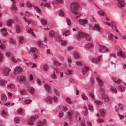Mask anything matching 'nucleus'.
I'll use <instances>...</instances> for the list:
<instances>
[{"label": "nucleus", "mask_w": 126, "mask_h": 126, "mask_svg": "<svg viewBox=\"0 0 126 126\" xmlns=\"http://www.w3.org/2000/svg\"><path fill=\"white\" fill-rule=\"evenodd\" d=\"M30 50L32 52L35 53L37 51V50L36 47H32L30 49Z\"/></svg>", "instance_id": "393cba45"}, {"label": "nucleus", "mask_w": 126, "mask_h": 126, "mask_svg": "<svg viewBox=\"0 0 126 126\" xmlns=\"http://www.w3.org/2000/svg\"><path fill=\"white\" fill-rule=\"evenodd\" d=\"M88 70V68L84 66L82 69V72L83 74H85Z\"/></svg>", "instance_id": "a211bd4d"}, {"label": "nucleus", "mask_w": 126, "mask_h": 126, "mask_svg": "<svg viewBox=\"0 0 126 126\" xmlns=\"http://www.w3.org/2000/svg\"><path fill=\"white\" fill-rule=\"evenodd\" d=\"M115 36L114 35L112 34H110L109 35L108 37V39L112 42L113 40L114 39Z\"/></svg>", "instance_id": "9b49d317"}, {"label": "nucleus", "mask_w": 126, "mask_h": 126, "mask_svg": "<svg viewBox=\"0 0 126 126\" xmlns=\"http://www.w3.org/2000/svg\"><path fill=\"white\" fill-rule=\"evenodd\" d=\"M79 23L81 25H83L86 23L87 22V20L86 19H80L79 20Z\"/></svg>", "instance_id": "423d86ee"}, {"label": "nucleus", "mask_w": 126, "mask_h": 126, "mask_svg": "<svg viewBox=\"0 0 126 126\" xmlns=\"http://www.w3.org/2000/svg\"><path fill=\"white\" fill-rule=\"evenodd\" d=\"M1 100L3 101H5L7 99L6 95L4 94H2L1 96Z\"/></svg>", "instance_id": "6ab92c4d"}, {"label": "nucleus", "mask_w": 126, "mask_h": 126, "mask_svg": "<svg viewBox=\"0 0 126 126\" xmlns=\"http://www.w3.org/2000/svg\"><path fill=\"white\" fill-rule=\"evenodd\" d=\"M96 79L98 83V84L100 86H102L104 84V82L100 79L98 77H96Z\"/></svg>", "instance_id": "2eb2a0df"}, {"label": "nucleus", "mask_w": 126, "mask_h": 126, "mask_svg": "<svg viewBox=\"0 0 126 126\" xmlns=\"http://www.w3.org/2000/svg\"><path fill=\"white\" fill-rule=\"evenodd\" d=\"M53 90L55 93L57 95H59V93L58 90L55 88H53Z\"/></svg>", "instance_id": "f704fd0d"}, {"label": "nucleus", "mask_w": 126, "mask_h": 126, "mask_svg": "<svg viewBox=\"0 0 126 126\" xmlns=\"http://www.w3.org/2000/svg\"><path fill=\"white\" fill-rule=\"evenodd\" d=\"M55 35V32L53 30H51L49 32V36L51 38L54 37Z\"/></svg>", "instance_id": "412c9836"}, {"label": "nucleus", "mask_w": 126, "mask_h": 126, "mask_svg": "<svg viewBox=\"0 0 126 126\" xmlns=\"http://www.w3.org/2000/svg\"><path fill=\"white\" fill-rule=\"evenodd\" d=\"M97 13L98 15L102 16H104V13L102 10L98 11Z\"/></svg>", "instance_id": "cd10ccee"}, {"label": "nucleus", "mask_w": 126, "mask_h": 126, "mask_svg": "<svg viewBox=\"0 0 126 126\" xmlns=\"http://www.w3.org/2000/svg\"><path fill=\"white\" fill-rule=\"evenodd\" d=\"M38 45L39 47H42L43 46L42 41H39L37 42Z\"/></svg>", "instance_id": "8fccbe9b"}, {"label": "nucleus", "mask_w": 126, "mask_h": 126, "mask_svg": "<svg viewBox=\"0 0 126 126\" xmlns=\"http://www.w3.org/2000/svg\"><path fill=\"white\" fill-rule=\"evenodd\" d=\"M90 95L93 100H95V99L94 96V95L93 93H90Z\"/></svg>", "instance_id": "680f3d73"}, {"label": "nucleus", "mask_w": 126, "mask_h": 126, "mask_svg": "<svg viewBox=\"0 0 126 126\" xmlns=\"http://www.w3.org/2000/svg\"><path fill=\"white\" fill-rule=\"evenodd\" d=\"M117 54L118 56L124 58L123 54L122 51H118L117 52Z\"/></svg>", "instance_id": "a18cd8bd"}, {"label": "nucleus", "mask_w": 126, "mask_h": 126, "mask_svg": "<svg viewBox=\"0 0 126 126\" xmlns=\"http://www.w3.org/2000/svg\"><path fill=\"white\" fill-rule=\"evenodd\" d=\"M39 117L37 115H33L31 116V118L33 120H35Z\"/></svg>", "instance_id": "a19ab883"}, {"label": "nucleus", "mask_w": 126, "mask_h": 126, "mask_svg": "<svg viewBox=\"0 0 126 126\" xmlns=\"http://www.w3.org/2000/svg\"><path fill=\"white\" fill-rule=\"evenodd\" d=\"M9 41L10 43H11L14 44H15L16 43V41L12 38L10 39Z\"/></svg>", "instance_id": "6e6d98bb"}, {"label": "nucleus", "mask_w": 126, "mask_h": 126, "mask_svg": "<svg viewBox=\"0 0 126 126\" xmlns=\"http://www.w3.org/2000/svg\"><path fill=\"white\" fill-rule=\"evenodd\" d=\"M15 87V85L13 84H11L9 85H8V88H10L11 89H12L14 88Z\"/></svg>", "instance_id": "052dcab7"}, {"label": "nucleus", "mask_w": 126, "mask_h": 126, "mask_svg": "<svg viewBox=\"0 0 126 126\" xmlns=\"http://www.w3.org/2000/svg\"><path fill=\"white\" fill-rule=\"evenodd\" d=\"M27 32L29 33L30 34L31 33V34L33 37H35V35L34 34L33 32L32 29L31 28H30V29H29L28 30Z\"/></svg>", "instance_id": "5701e85b"}, {"label": "nucleus", "mask_w": 126, "mask_h": 126, "mask_svg": "<svg viewBox=\"0 0 126 126\" xmlns=\"http://www.w3.org/2000/svg\"><path fill=\"white\" fill-rule=\"evenodd\" d=\"M100 112L101 115L103 116L105 113V110L103 109H102L100 110Z\"/></svg>", "instance_id": "4c0bfd02"}, {"label": "nucleus", "mask_w": 126, "mask_h": 126, "mask_svg": "<svg viewBox=\"0 0 126 126\" xmlns=\"http://www.w3.org/2000/svg\"><path fill=\"white\" fill-rule=\"evenodd\" d=\"M111 91L113 93H116L117 92V90L113 86H112L111 88Z\"/></svg>", "instance_id": "c03bdc74"}, {"label": "nucleus", "mask_w": 126, "mask_h": 126, "mask_svg": "<svg viewBox=\"0 0 126 126\" xmlns=\"http://www.w3.org/2000/svg\"><path fill=\"white\" fill-rule=\"evenodd\" d=\"M29 91L32 94L34 93V89L32 87H30L28 88Z\"/></svg>", "instance_id": "aec40b11"}, {"label": "nucleus", "mask_w": 126, "mask_h": 126, "mask_svg": "<svg viewBox=\"0 0 126 126\" xmlns=\"http://www.w3.org/2000/svg\"><path fill=\"white\" fill-rule=\"evenodd\" d=\"M84 108L85 110V111L84 112V115L85 116L87 115L88 114L87 108V106H84Z\"/></svg>", "instance_id": "ea45409f"}, {"label": "nucleus", "mask_w": 126, "mask_h": 126, "mask_svg": "<svg viewBox=\"0 0 126 126\" xmlns=\"http://www.w3.org/2000/svg\"><path fill=\"white\" fill-rule=\"evenodd\" d=\"M14 22V20L12 19L8 20V27L11 26L12 24Z\"/></svg>", "instance_id": "7c9ffc66"}, {"label": "nucleus", "mask_w": 126, "mask_h": 126, "mask_svg": "<svg viewBox=\"0 0 126 126\" xmlns=\"http://www.w3.org/2000/svg\"><path fill=\"white\" fill-rule=\"evenodd\" d=\"M33 120L30 118L28 121V124L30 125H33L34 123L33 122Z\"/></svg>", "instance_id": "79ce46f5"}, {"label": "nucleus", "mask_w": 126, "mask_h": 126, "mask_svg": "<svg viewBox=\"0 0 126 126\" xmlns=\"http://www.w3.org/2000/svg\"><path fill=\"white\" fill-rule=\"evenodd\" d=\"M66 101L69 104H71L72 103L71 102L70 98L68 97L66 99Z\"/></svg>", "instance_id": "69168bd1"}, {"label": "nucleus", "mask_w": 126, "mask_h": 126, "mask_svg": "<svg viewBox=\"0 0 126 126\" xmlns=\"http://www.w3.org/2000/svg\"><path fill=\"white\" fill-rule=\"evenodd\" d=\"M93 30L97 31L98 32H100V29L99 25L98 24H95L94 27L93 28Z\"/></svg>", "instance_id": "6e6552de"}, {"label": "nucleus", "mask_w": 126, "mask_h": 126, "mask_svg": "<svg viewBox=\"0 0 126 126\" xmlns=\"http://www.w3.org/2000/svg\"><path fill=\"white\" fill-rule=\"evenodd\" d=\"M1 31L2 32V35L4 36H5L7 34V32L6 31V29L5 28L0 29Z\"/></svg>", "instance_id": "ddd939ff"}, {"label": "nucleus", "mask_w": 126, "mask_h": 126, "mask_svg": "<svg viewBox=\"0 0 126 126\" xmlns=\"http://www.w3.org/2000/svg\"><path fill=\"white\" fill-rule=\"evenodd\" d=\"M2 116L4 117H6L7 116V113L6 112H5L4 110H2L1 113Z\"/></svg>", "instance_id": "f3484780"}, {"label": "nucleus", "mask_w": 126, "mask_h": 126, "mask_svg": "<svg viewBox=\"0 0 126 126\" xmlns=\"http://www.w3.org/2000/svg\"><path fill=\"white\" fill-rule=\"evenodd\" d=\"M26 5L28 7H33V5L31 3H30L28 2H27L26 4Z\"/></svg>", "instance_id": "13d9d810"}, {"label": "nucleus", "mask_w": 126, "mask_h": 126, "mask_svg": "<svg viewBox=\"0 0 126 126\" xmlns=\"http://www.w3.org/2000/svg\"><path fill=\"white\" fill-rule=\"evenodd\" d=\"M51 4L49 3H46L44 5V7H46L48 8H49L51 7Z\"/></svg>", "instance_id": "de8ad7c7"}, {"label": "nucleus", "mask_w": 126, "mask_h": 126, "mask_svg": "<svg viewBox=\"0 0 126 126\" xmlns=\"http://www.w3.org/2000/svg\"><path fill=\"white\" fill-rule=\"evenodd\" d=\"M11 59L12 61L15 63H17V61L14 57H11Z\"/></svg>", "instance_id": "5fc2aeb1"}, {"label": "nucleus", "mask_w": 126, "mask_h": 126, "mask_svg": "<svg viewBox=\"0 0 126 126\" xmlns=\"http://www.w3.org/2000/svg\"><path fill=\"white\" fill-rule=\"evenodd\" d=\"M33 7H34V8L36 10V11L39 13H41V9L39 8L37 6H35L34 5H33Z\"/></svg>", "instance_id": "a878e982"}, {"label": "nucleus", "mask_w": 126, "mask_h": 126, "mask_svg": "<svg viewBox=\"0 0 126 126\" xmlns=\"http://www.w3.org/2000/svg\"><path fill=\"white\" fill-rule=\"evenodd\" d=\"M73 54L74 57L76 59H79L80 57V56L79 54L75 52H74L73 53Z\"/></svg>", "instance_id": "c756f323"}, {"label": "nucleus", "mask_w": 126, "mask_h": 126, "mask_svg": "<svg viewBox=\"0 0 126 126\" xmlns=\"http://www.w3.org/2000/svg\"><path fill=\"white\" fill-rule=\"evenodd\" d=\"M48 68V66L47 64H45L43 65V69L44 71H47Z\"/></svg>", "instance_id": "473e14b6"}, {"label": "nucleus", "mask_w": 126, "mask_h": 126, "mask_svg": "<svg viewBox=\"0 0 126 126\" xmlns=\"http://www.w3.org/2000/svg\"><path fill=\"white\" fill-rule=\"evenodd\" d=\"M92 61L93 62L95 63H97L99 62L95 58H92Z\"/></svg>", "instance_id": "864d4df0"}, {"label": "nucleus", "mask_w": 126, "mask_h": 126, "mask_svg": "<svg viewBox=\"0 0 126 126\" xmlns=\"http://www.w3.org/2000/svg\"><path fill=\"white\" fill-rule=\"evenodd\" d=\"M51 77L52 78L54 79H56V76L55 74V73L54 72V74L53 75H51Z\"/></svg>", "instance_id": "338daca9"}, {"label": "nucleus", "mask_w": 126, "mask_h": 126, "mask_svg": "<svg viewBox=\"0 0 126 126\" xmlns=\"http://www.w3.org/2000/svg\"><path fill=\"white\" fill-rule=\"evenodd\" d=\"M16 32L17 33H19L21 32V28L19 26L17 25L16 27Z\"/></svg>", "instance_id": "f8f14e48"}, {"label": "nucleus", "mask_w": 126, "mask_h": 126, "mask_svg": "<svg viewBox=\"0 0 126 126\" xmlns=\"http://www.w3.org/2000/svg\"><path fill=\"white\" fill-rule=\"evenodd\" d=\"M33 76L32 74H30L29 76V80L30 81L33 80Z\"/></svg>", "instance_id": "774afa93"}, {"label": "nucleus", "mask_w": 126, "mask_h": 126, "mask_svg": "<svg viewBox=\"0 0 126 126\" xmlns=\"http://www.w3.org/2000/svg\"><path fill=\"white\" fill-rule=\"evenodd\" d=\"M14 120L15 122L18 123L20 119L18 117H16L14 119Z\"/></svg>", "instance_id": "bf43d9fd"}, {"label": "nucleus", "mask_w": 126, "mask_h": 126, "mask_svg": "<svg viewBox=\"0 0 126 126\" xmlns=\"http://www.w3.org/2000/svg\"><path fill=\"white\" fill-rule=\"evenodd\" d=\"M23 38L22 37H20L19 38V42L21 44H22L24 42Z\"/></svg>", "instance_id": "603ef678"}, {"label": "nucleus", "mask_w": 126, "mask_h": 126, "mask_svg": "<svg viewBox=\"0 0 126 126\" xmlns=\"http://www.w3.org/2000/svg\"><path fill=\"white\" fill-rule=\"evenodd\" d=\"M86 34L81 31H79L78 32V34L79 38H81L85 37Z\"/></svg>", "instance_id": "9d476101"}, {"label": "nucleus", "mask_w": 126, "mask_h": 126, "mask_svg": "<svg viewBox=\"0 0 126 126\" xmlns=\"http://www.w3.org/2000/svg\"><path fill=\"white\" fill-rule=\"evenodd\" d=\"M41 22V23L43 25H46L47 23V21L45 20L43 18H41L40 20Z\"/></svg>", "instance_id": "72a5a7b5"}, {"label": "nucleus", "mask_w": 126, "mask_h": 126, "mask_svg": "<svg viewBox=\"0 0 126 126\" xmlns=\"http://www.w3.org/2000/svg\"><path fill=\"white\" fill-rule=\"evenodd\" d=\"M76 64L78 65H81L82 64V62L80 61H77L76 62Z\"/></svg>", "instance_id": "4d7b16f0"}, {"label": "nucleus", "mask_w": 126, "mask_h": 126, "mask_svg": "<svg viewBox=\"0 0 126 126\" xmlns=\"http://www.w3.org/2000/svg\"><path fill=\"white\" fill-rule=\"evenodd\" d=\"M99 51L101 53H104L108 51V50L106 47L104 45H99Z\"/></svg>", "instance_id": "7ed1b4c3"}, {"label": "nucleus", "mask_w": 126, "mask_h": 126, "mask_svg": "<svg viewBox=\"0 0 126 126\" xmlns=\"http://www.w3.org/2000/svg\"><path fill=\"white\" fill-rule=\"evenodd\" d=\"M59 16L61 17H63L64 16V12L61 10H60L59 13Z\"/></svg>", "instance_id": "c9c22d12"}, {"label": "nucleus", "mask_w": 126, "mask_h": 126, "mask_svg": "<svg viewBox=\"0 0 126 126\" xmlns=\"http://www.w3.org/2000/svg\"><path fill=\"white\" fill-rule=\"evenodd\" d=\"M79 8V5L77 2H74L72 3L70 5V10L76 15H78L79 13L77 11Z\"/></svg>", "instance_id": "f257e3e1"}, {"label": "nucleus", "mask_w": 126, "mask_h": 126, "mask_svg": "<svg viewBox=\"0 0 126 126\" xmlns=\"http://www.w3.org/2000/svg\"><path fill=\"white\" fill-rule=\"evenodd\" d=\"M70 32L69 31H64L63 32V35H65V36H67V35H68L70 34Z\"/></svg>", "instance_id": "58836bf2"}, {"label": "nucleus", "mask_w": 126, "mask_h": 126, "mask_svg": "<svg viewBox=\"0 0 126 126\" xmlns=\"http://www.w3.org/2000/svg\"><path fill=\"white\" fill-rule=\"evenodd\" d=\"M1 45H0V48L2 49H3L5 48V45L1 43Z\"/></svg>", "instance_id": "0e129e2a"}, {"label": "nucleus", "mask_w": 126, "mask_h": 126, "mask_svg": "<svg viewBox=\"0 0 126 126\" xmlns=\"http://www.w3.org/2000/svg\"><path fill=\"white\" fill-rule=\"evenodd\" d=\"M12 3V6L11 8L13 11L15 12L17 10V8L16 6V2L14 0H10Z\"/></svg>", "instance_id": "39448f33"}, {"label": "nucleus", "mask_w": 126, "mask_h": 126, "mask_svg": "<svg viewBox=\"0 0 126 126\" xmlns=\"http://www.w3.org/2000/svg\"><path fill=\"white\" fill-rule=\"evenodd\" d=\"M102 98L104 100V102H108L109 101V99L107 95L103 94L102 95Z\"/></svg>", "instance_id": "0eeeda50"}, {"label": "nucleus", "mask_w": 126, "mask_h": 126, "mask_svg": "<svg viewBox=\"0 0 126 126\" xmlns=\"http://www.w3.org/2000/svg\"><path fill=\"white\" fill-rule=\"evenodd\" d=\"M32 101L30 99L26 100L24 101L25 104H29L32 102Z\"/></svg>", "instance_id": "49530a36"}, {"label": "nucleus", "mask_w": 126, "mask_h": 126, "mask_svg": "<svg viewBox=\"0 0 126 126\" xmlns=\"http://www.w3.org/2000/svg\"><path fill=\"white\" fill-rule=\"evenodd\" d=\"M118 6L119 7H125L126 6L125 2L124 0H117Z\"/></svg>", "instance_id": "20e7f679"}, {"label": "nucleus", "mask_w": 126, "mask_h": 126, "mask_svg": "<svg viewBox=\"0 0 126 126\" xmlns=\"http://www.w3.org/2000/svg\"><path fill=\"white\" fill-rule=\"evenodd\" d=\"M46 101L49 104H51L53 102L52 98L50 96H47L46 98Z\"/></svg>", "instance_id": "1a4fd4ad"}, {"label": "nucleus", "mask_w": 126, "mask_h": 126, "mask_svg": "<svg viewBox=\"0 0 126 126\" xmlns=\"http://www.w3.org/2000/svg\"><path fill=\"white\" fill-rule=\"evenodd\" d=\"M86 47L87 48H91L93 47V45L92 43H89L86 45Z\"/></svg>", "instance_id": "bb28decb"}, {"label": "nucleus", "mask_w": 126, "mask_h": 126, "mask_svg": "<svg viewBox=\"0 0 126 126\" xmlns=\"http://www.w3.org/2000/svg\"><path fill=\"white\" fill-rule=\"evenodd\" d=\"M23 69L20 66H17L16 67L14 71V73L15 74H17L22 72Z\"/></svg>", "instance_id": "f03ea898"}, {"label": "nucleus", "mask_w": 126, "mask_h": 126, "mask_svg": "<svg viewBox=\"0 0 126 126\" xmlns=\"http://www.w3.org/2000/svg\"><path fill=\"white\" fill-rule=\"evenodd\" d=\"M82 99L84 100L88 99V97L85 94H83L82 95Z\"/></svg>", "instance_id": "3c124183"}, {"label": "nucleus", "mask_w": 126, "mask_h": 126, "mask_svg": "<svg viewBox=\"0 0 126 126\" xmlns=\"http://www.w3.org/2000/svg\"><path fill=\"white\" fill-rule=\"evenodd\" d=\"M66 21L67 24V25L69 26H70L71 24V20L68 18L66 19Z\"/></svg>", "instance_id": "e433bc0d"}, {"label": "nucleus", "mask_w": 126, "mask_h": 126, "mask_svg": "<svg viewBox=\"0 0 126 126\" xmlns=\"http://www.w3.org/2000/svg\"><path fill=\"white\" fill-rule=\"evenodd\" d=\"M3 74L6 76H7L8 74V68H5L4 69L3 71Z\"/></svg>", "instance_id": "37998d69"}, {"label": "nucleus", "mask_w": 126, "mask_h": 126, "mask_svg": "<svg viewBox=\"0 0 126 126\" xmlns=\"http://www.w3.org/2000/svg\"><path fill=\"white\" fill-rule=\"evenodd\" d=\"M53 64L54 65L57 66H59L61 65V64L59 63V62L56 60H54L53 63Z\"/></svg>", "instance_id": "b1692460"}, {"label": "nucleus", "mask_w": 126, "mask_h": 126, "mask_svg": "<svg viewBox=\"0 0 126 126\" xmlns=\"http://www.w3.org/2000/svg\"><path fill=\"white\" fill-rule=\"evenodd\" d=\"M25 16L28 17H30L32 16V14L30 12L26 11L25 12Z\"/></svg>", "instance_id": "2f4dec72"}, {"label": "nucleus", "mask_w": 126, "mask_h": 126, "mask_svg": "<svg viewBox=\"0 0 126 126\" xmlns=\"http://www.w3.org/2000/svg\"><path fill=\"white\" fill-rule=\"evenodd\" d=\"M44 87L46 90L48 91H49L51 88L50 86L47 84H45Z\"/></svg>", "instance_id": "c85d7f7f"}, {"label": "nucleus", "mask_w": 126, "mask_h": 126, "mask_svg": "<svg viewBox=\"0 0 126 126\" xmlns=\"http://www.w3.org/2000/svg\"><path fill=\"white\" fill-rule=\"evenodd\" d=\"M46 123V121L45 119L44 120V122L40 121L37 123V126H43L45 125V123Z\"/></svg>", "instance_id": "4468645a"}, {"label": "nucleus", "mask_w": 126, "mask_h": 126, "mask_svg": "<svg viewBox=\"0 0 126 126\" xmlns=\"http://www.w3.org/2000/svg\"><path fill=\"white\" fill-rule=\"evenodd\" d=\"M118 90H120L122 92L124 91L125 90V87L123 86L119 85L118 86Z\"/></svg>", "instance_id": "4be33fe9"}, {"label": "nucleus", "mask_w": 126, "mask_h": 126, "mask_svg": "<svg viewBox=\"0 0 126 126\" xmlns=\"http://www.w3.org/2000/svg\"><path fill=\"white\" fill-rule=\"evenodd\" d=\"M85 37L86 40H90L91 39L90 36L87 34H86Z\"/></svg>", "instance_id": "09e8293b"}, {"label": "nucleus", "mask_w": 126, "mask_h": 126, "mask_svg": "<svg viewBox=\"0 0 126 126\" xmlns=\"http://www.w3.org/2000/svg\"><path fill=\"white\" fill-rule=\"evenodd\" d=\"M7 82V81H4L3 80H1L0 81V85H4L5 83Z\"/></svg>", "instance_id": "e2e57ef3"}, {"label": "nucleus", "mask_w": 126, "mask_h": 126, "mask_svg": "<svg viewBox=\"0 0 126 126\" xmlns=\"http://www.w3.org/2000/svg\"><path fill=\"white\" fill-rule=\"evenodd\" d=\"M26 80V78L24 75L21 76L19 79V81L20 82H22L25 81Z\"/></svg>", "instance_id": "dca6fc26"}]
</instances>
